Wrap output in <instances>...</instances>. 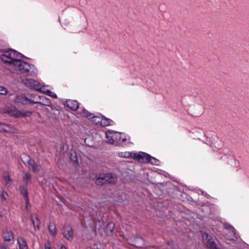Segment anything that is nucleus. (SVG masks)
Instances as JSON below:
<instances>
[{
    "mask_svg": "<svg viewBox=\"0 0 249 249\" xmlns=\"http://www.w3.org/2000/svg\"><path fill=\"white\" fill-rule=\"evenodd\" d=\"M149 163L153 165H158L159 164V160L151 156Z\"/></svg>",
    "mask_w": 249,
    "mask_h": 249,
    "instance_id": "26",
    "label": "nucleus"
},
{
    "mask_svg": "<svg viewBox=\"0 0 249 249\" xmlns=\"http://www.w3.org/2000/svg\"><path fill=\"white\" fill-rule=\"evenodd\" d=\"M32 114L31 111H27L26 112H22L19 110H16L12 113V115L16 118H21L26 116H29Z\"/></svg>",
    "mask_w": 249,
    "mask_h": 249,
    "instance_id": "17",
    "label": "nucleus"
},
{
    "mask_svg": "<svg viewBox=\"0 0 249 249\" xmlns=\"http://www.w3.org/2000/svg\"><path fill=\"white\" fill-rule=\"evenodd\" d=\"M26 208H28V205H29V204H27V202H26Z\"/></svg>",
    "mask_w": 249,
    "mask_h": 249,
    "instance_id": "39",
    "label": "nucleus"
},
{
    "mask_svg": "<svg viewBox=\"0 0 249 249\" xmlns=\"http://www.w3.org/2000/svg\"><path fill=\"white\" fill-rule=\"evenodd\" d=\"M151 156L149 154L142 152H140L139 153H136V158L139 162L143 163H149L150 160Z\"/></svg>",
    "mask_w": 249,
    "mask_h": 249,
    "instance_id": "7",
    "label": "nucleus"
},
{
    "mask_svg": "<svg viewBox=\"0 0 249 249\" xmlns=\"http://www.w3.org/2000/svg\"><path fill=\"white\" fill-rule=\"evenodd\" d=\"M0 249H7L5 245H2L0 246Z\"/></svg>",
    "mask_w": 249,
    "mask_h": 249,
    "instance_id": "35",
    "label": "nucleus"
},
{
    "mask_svg": "<svg viewBox=\"0 0 249 249\" xmlns=\"http://www.w3.org/2000/svg\"><path fill=\"white\" fill-rule=\"evenodd\" d=\"M116 155L120 158L135 159L136 152L129 151L119 152L116 153Z\"/></svg>",
    "mask_w": 249,
    "mask_h": 249,
    "instance_id": "9",
    "label": "nucleus"
},
{
    "mask_svg": "<svg viewBox=\"0 0 249 249\" xmlns=\"http://www.w3.org/2000/svg\"><path fill=\"white\" fill-rule=\"evenodd\" d=\"M66 106L72 110H76L79 107L78 102L76 100H68L66 102Z\"/></svg>",
    "mask_w": 249,
    "mask_h": 249,
    "instance_id": "10",
    "label": "nucleus"
},
{
    "mask_svg": "<svg viewBox=\"0 0 249 249\" xmlns=\"http://www.w3.org/2000/svg\"><path fill=\"white\" fill-rule=\"evenodd\" d=\"M108 133H109V131H108V130L106 132V133H105L106 136V138H108Z\"/></svg>",
    "mask_w": 249,
    "mask_h": 249,
    "instance_id": "36",
    "label": "nucleus"
},
{
    "mask_svg": "<svg viewBox=\"0 0 249 249\" xmlns=\"http://www.w3.org/2000/svg\"><path fill=\"white\" fill-rule=\"evenodd\" d=\"M26 165L30 170H31L35 173H38L40 170L39 166L37 164L34 160L31 159L28 160Z\"/></svg>",
    "mask_w": 249,
    "mask_h": 249,
    "instance_id": "8",
    "label": "nucleus"
},
{
    "mask_svg": "<svg viewBox=\"0 0 249 249\" xmlns=\"http://www.w3.org/2000/svg\"><path fill=\"white\" fill-rule=\"evenodd\" d=\"M23 179L26 182V184H28L31 182V177L29 173H26L23 177Z\"/></svg>",
    "mask_w": 249,
    "mask_h": 249,
    "instance_id": "23",
    "label": "nucleus"
},
{
    "mask_svg": "<svg viewBox=\"0 0 249 249\" xmlns=\"http://www.w3.org/2000/svg\"><path fill=\"white\" fill-rule=\"evenodd\" d=\"M3 178L5 181L7 183L12 181L11 179H10L9 174L7 173L4 174V175H3Z\"/></svg>",
    "mask_w": 249,
    "mask_h": 249,
    "instance_id": "29",
    "label": "nucleus"
},
{
    "mask_svg": "<svg viewBox=\"0 0 249 249\" xmlns=\"http://www.w3.org/2000/svg\"><path fill=\"white\" fill-rule=\"evenodd\" d=\"M123 135L118 131L110 130V144L118 146L126 141L129 137H123Z\"/></svg>",
    "mask_w": 249,
    "mask_h": 249,
    "instance_id": "3",
    "label": "nucleus"
},
{
    "mask_svg": "<svg viewBox=\"0 0 249 249\" xmlns=\"http://www.w3.org/2000/svg\"><path fill=\"white\" fill-rule=\"evenodd\" d=\"M34 81V80L32 79H26L24 81V84L27 87L30 88V86H33L34 84L33 82Z\"/></svg>",
    "mask_w": 249,
    "mask_h": 249,
    "instance_id": "27",
    "label": "nucleus"
},
{
    "mask_svg": "<svg viewBox=\"0 0 249 249\" xmlns=\"http://www.w3.org/2000/svg\"><path fill=\"white\" fill-rule=\"evenodd\" d=\"M133 245L137 248H142L144 246V240L141 237H136L133 241Z\"/></svg>",
    "mask_w": 249,
    "mask_h": 249,
    "instance_id": "15",
    "label": "nucleus"
},
{
    "mask_svg": "<svg viewBox=\"0 0 249 249\" xmlns=\"http://www.w3.org/2000/svg\"><path fill=\"white\" fill-rule=\"evenodd\" d=\"M70 160L72 161L74 163L77 162L78 158L77 156V153L75 150H71L70 152V157H69Z\"/></svg>",
    "mask_w": 249,
    "mask_h": 249,
    "instance_id": "20",
    "label": "nucleus"
},
{
    "mask_svg": "<svg viewBox=\"0 0 249 249\" xmlns=\"http://www.w3.org/2000/svg\"><path fill=\"white\" fill-rule=\"evenodd\" d=\"M8 90L6 88L4 87L0 86V94L5 95L7 94Z\"/></svg>",
    "mask_w": 249,
    "mask_h": 249,
    "instance_id": "28",
    "label": "nucleus"
},
{
    "mask_svg": "<svg viewBox=\"0 0 249 249\" xmlns=\"http://www.w3.org/2000/svg\"><path fill=\"white\" fill-rule=\"evenodd\" d=\"M83 114L84 116L86 117L88 119L90 120L91 121L95 124L99 125L102 127L108 126L109 125L108 119L101 115H94L85 109L83 110Z\"/></svg>",
    "mask_w": 249,
    "mask_h": 249,
    "instance_id": "2",
    "label": "nucleus"
},
{
    "mask_svg": "<svg viewBox=\"0 0 249 249\" xmlns=\"http://www.w3.org/2000/svg\"><path fill=\"white\" fill-rule=\"evenodd\" d=\"M111 123H113V122L110 119V124H109L110 125L112 124Z\"/></svg>",
    "mask_w": 249,
    "mask_h": 249,
    "instance_id": "38",
    "label": "nucleus"
},
{
    "mask_svg": "<svg viewBox=\"0 0 249 249\" xmlns=\"http://www.w3.org/2000/svg\"><path fill=\"white\" fill-rule=\"evenodd\" d=\"M109 180V176L108 174H106L105 175H103L97 178L96 179L95 183L98 185H103L107 182Z\"/></svg>",
    "mask_w": 249,
    "mask_h": 249,
    "instance_id": "12",
    "label": "nucleus"
},
{
    "mask_svg": "<svg viewBox=\"0 0 249 249\" xmlns=\"http://www.w3.org/2000/svg\"><path fill=\"white\" fill-rule=\"evenodd\" d=\"M41 98L43 100L44 99L46 100L45 103L43 104V105L47 106V105H49V104L50 103V102L49 101V100L46 97H45L44 96H42V97H40L39 96H35L34 97V99L33 101H38V99H41Z\"/></svg>",
    "mask_w": 249,
    "mask_h": 249,
    "instance_id": "24",
    "label": "nucleus"
},
{
    "mask_svg": "<svg viewBox=\"0 0 249 249\" xmlns=\"http://www.w3.org/2000/svg\"><path fill=\"white\" fill-rule=\"evenodd\" d=\"M22 57V54L11 49L4 51L0 58L3 63L8 64L11 67L27 76L36 74V69L35 67L33 65L20 60V59Z\"/></svg>",
    "mask_w": 249,
    "mask_h": 249,
    "instance_id": "1",
    "label": "nucleus"
},
{
    "mask_svg": "<svg viewBox=\"0 0 249 249\" xmlns=\"http://www.w3.org/2000/svg\"><path fill=\"white\" fill-rule=\"evenodd\" d=\"M109 224H110V232H111V231H112V230L114 227V224L113 223H112L111 222H110Z\"/></svg>",
    "mask_w": 249,
    "mask_h": 249,
    "instance_id": "32",
    "label": "nucleus"
},
{
    "mask_svg": "<svg viewBox=\"0 0 249 249\" xmlns=\"http://www.w3.org/2000/svg\"><path fill=\"white\" fill-rule=\"evenodd\" d=\"M60 249H67V248L65 246L62 245Z\"/></svg>",
    "mask_w": 249,
    "mask_h": 249,
    "instance_id": "37",
    "label": "nucleus"
},
{
    "mask_svg": "<svg viewBox=\"0 0 249 249\" xmlns=\"http://www.w3.org/2000/svg\"><path fill=\"white\" fill-rule=\"evenodd\" d=\"M65 238L69 241H71L73 238V232L71 227L67 228L66 230L63 232Z\"/></svg>",
    "mask_w": 249,
    "mask_h": 249,
    "instance_id": "11",
    "label": "nucleus"
},
{
    "mask_svg": "<svg viewBox=\"0 0 249 249\" xmlns=\"http://www.w3.org/2000/svg\"><path fill=\"white\" fill-rule=\"evenodd\" d=\"M15 129L12 128L10 125L0 122V132L6 133H13Z\"/></svg>",
    "mask_w": 249,
    "mask_h": 249,
    "instance_id": "13",
    "label": "nucleus"
},
{
    "mask_svg": "<svg viewBox=\"0 0 249 249\" xmlns=\"http://www.w3.org/2000/svg\"><path fill=\"white\" fill-rule=\"evenodd\" d=\"M0 196L1 197L2 200L5 201L6 199V197L7 196V194L6 192L3 191L1 193Z\"/></svg>",
    "mask_w": 249,
    "mask_h": 249,
    "instance_id": "30",
    "label": "nucleus"
},
{
    "mask_svg": "<svg viewBox=\"0 0 249 249\" xmlns=\"http://www.w3.org/2000/svg\"><path fill=\"white\" fill-rule=\"evenodd\" d=\"M32 223L34 225L35 230L39 229L40 221L37 216H36L35 219L33 218L32 215H31Z\"/></svg>",
    "mask_w": 249,
    "mask_h": 249,
    "instance_id": "21",
    "label": "nucleus"
},
{
    "mask_svg": "<svg viewBox=\"0 0 249 249\" xmlns=\"http://www.w3.org/2000/svg\"><path fill=\"white\" fill-rule=\"evenodd\" d=\"M15 102L17 103L22 105H27V104H41L40 101H32V99L28 98L23 95H17L15 98Z\"/></svg>",
    "mask_w": 249,
    "mask_h": 249,
    "instance_id": "6",
    "label": "nucleus"
},
{
    "mask_svg": "<svg viewBox=\"0 0 249 249\" xmlns=\"http://www.w3.org/2000/svg\"><path fill=\"white\" fill-rule=\"evenodd\" d=\"M48 228L50 234L53 236H55L57 233L55 224L54 223H50L49 224Z\"/></svg>",
    "mask_w": 249,
    "mask_h": 249,
    "instance_id": "19",
    "label": "nucleus"
},
{
    "mask_svg": "<svg viewBox=\"0 0 249 249\" xmlns=\"http://www.w3.org/2000/svg\"><path fill=\"white\" fill-rule=\"evenodd\" d=\"M20 191L21 193L22 194L23 196L25 197V201H26L27 204H30L29 198L28 196V191H27V189L24 186H20Z\"/></svg>",
    "mask_w": 249,
    "mask_h": 249,
    "instance_id": "18",
    "label": "nucleus"
},
{
    "mask_svg": "<svg viewBox=\"0 0 249 249\" xmlns=\"http://www.w3.org/2000/svg\"><path fill=\"white\" fill-rule=\"evenodd\" d=\"M87 249H91V248H88Z\"/></svg>",
    "mask_w": 249,
    "mask_h": 249,
    "instance_id": "40",
    "label": "nucleus"
},
{
    "mask_svg": "<svg viewBox=\"0 0 249 249\" xmlns=\"http://www.w3.org/2000/svg\"><path fill=\"white\" fill-rule=\"evenodd\" d=\"M18 244L19 246V249H28V247L27 246V242L23 237H18Z\"/></svg>",
    "mask_w": 249,
    "mask_h": 249,
    "instance_id": "16",
    "label": "nucleus"
},
{
    "mask_svg": "<svg viewBox=\"0 0 249 249\" xmlns=\"http://www.w3.org/2000/svg\"><path fill=\"white\" fill-rule=\"evenodd\" d=\"M224 227L225 229L229 230L225 236L226 239L229 241H236L237 239V236L236 234V230L234 227L227 223L224 224Z\"/></svg>",
    "mask_w": 249,
    "mask_h": 249,
    "instance_id": "4",
    "label": "nucleus"
},
{
    "mask_svg": "<svg viewBox=\"0 0 249 249\" xmlns=\"http://www.w3.org/2000/svg\"><path fill=\"white\" fill-rule=\"evenodd\" d=\"M201 193L203 195L206 196V197L209 198V196L207 194V193L204 192L203 191H201Z\"/></svg>",
    "mask_w": 249,
    "mask_h": 249,
    "instance_id": "34",
    "label": "nucleus"
},
{
    "mask_svg": "<svg viewBox=\"0 0 249 249\" xmlns=\"http://www.w3.org/2000/svg\"><path fill=\"white\" fill-rule=\"evenodd\" d=\"M202 236L205 244L209 249H219L211 236L207 233H203Z\"/></svg>",
    "mask_w": 249,
    "mask_h": 249,
    "instance_id": "5",
    "label": "nucleus"
},
{
    "mask_svg": "<svg viewBox=\"0 0 249 249\" xmlns=\"http://www.w3.org/2000/svg\"><path fill=\"white\" fill-rule=\"evenodd\" d=\"M45 249H51L50 244L48 243V245L46 244L45 246Z\"/></svg>",
    "mask_w": 249,
    "mask_h": 249,
    "instance_id": "33",
    "label": "nucleus"
},
{
    "mask_svg": "<svg viewBox=\"0 0 249 249\" xmlns=\"http://www.w3.org/2000/svg\"><path fill=\"white\" fill-rule=\"evenodd\" d=\"M110 183L112 182H114L116 180V177L114 176V175L111 173H110Z\"/></svg>",
    "mask_w": 249,
    "mask_h": 249,
    "instance_id": "31",
    "label": "nucleus"
},
{
    "mask_svg": "<svg viewBox=\"0 0 249 249\" xmlns=\"http://www.w3.org/2000/svg\"><path fill=\"white\" fill-rule=\"evenodd\" d=\"M2 237L4 241L10 242L13 241L14 236L11 231H5L2 233Z\"/></svg>",
    "mask_w": 249,
    "mask_h": 249,
    "instance_id": "14",
    "label": "nucleus"
},
{
    "mask_svg": "<svg viewBox=\"0 0 249 249\" xmlns=\"http://www.w3.org/2000/svg\"><path fill=\"white\" fill-rule=\"evenodd\" d=\"M42 92H43V91ZM43 92L50 97H52L53 98H57V95L56 94L51 91L50 90L47 89L46 91H43Z\"/></svg>",
    "mask_w": 249,
    "mask_h": 249,
    "instance_id": "25",
    "label": "nucleus"
},
{
    "mask_svg": "<svg viewBox=\"0 0 249 249\" xmlns=\"http://www.w3.org/2000/svg\"><path fill=\"white\" fill-rule=\"evenodd\" d=\"M34 84L33 86H30V89H36L37 91H42L41 90V85L36 80L33 81Z\"/></svg>",
    "mask_w": 249,
    "mask_h": 249,
    "instance_id": "22",
    "label": "nucleus"
}]
</instances>
